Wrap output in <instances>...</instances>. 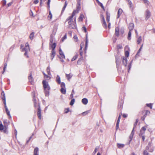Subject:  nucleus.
Returning a JSON list of instances; mask_svg holds the SVG:
<instances>
[{
  "instance_id": "42",
  "label": "nucleus",
  "mask_w": 155,
  "mask_h": 155,
  "mask_svg": "<svg viewBox=\"0 0 155 155\" xmlns=\"http://www.w3.org/2000/svg\"><path fill=\"white\" fill-rule=\"evenodd\" d=\"M144 3L147 5H149V1L148 0H143Z\"/></svg>"
},
{
  "instance_id": "20",
  "label": "nucleus",
  "mask_w": 155,
  "mask_h": 155,
  "mask_svg": "<svg viewBox=\"0 0 155 155\" xmlns=\"http://www.w3.org/2000/svg\"><path fill=\"white\" fill-rule=\"evenodd\" d=\"M28 79L30 82H33V77L32 76V74L31 73L30 74L29 76L28 77Z\"/></svg>"
},
{
  "instance_id": "40",
  "label": "nucleus",
  "mask_w": 155,
  "mask_h": 155,
  "mask_svg": "<svg viewBox=\"0 0 155 155\" xmlns=\"http://www.w3.org/2000/svg\"><path fill=\"white\" fill-rule=\"evenodd\" d=\"M7 63H5L4 64V67L3 68V71L2 72V74H3L4 73V72H5V69L6 68V67H7Z\"/></svg>"
},
{
  "instance_id": "7",
  "label": "nucleus",
  "mask_w": 155,
  "mask_h": 155,
  "mask_svg": "<svg viewBox=\"0 0 155 155\" xmlns=\"http://www.w3.org/2000/svg\"><path fill=\"white\" fill-rule=\"evenodd\" d=\"M122 62L123 64L125 66H126L127 62V58L126 57H123L122 58Z\"/></svg>"
},
{
  "instance_id": "30",
  "label": "nucleus",
  "mask_w": 155,
  "mask_h": 155,
  "mask_svg": "<svg viewBox=\"0 0 155 155\" xmlns=\"http://www.w3.org/2000/svg\"><path fill=\"white\" fill-rule=\"evenodd\" d=\"M53 36L52 35H51L50 36V43L49 44H52L53 43Z\"/></svg>"
},
{
  "instance_id": "47",
  "label": "nucleus",
  "mask_w": 155,
  "mask_h": 155,
  "mask_svg": "<svg viewBox=\"0 0 155 155\" xmlns=\"http://www.w3.org/2000/svg\"><path fill=\"white\" fill-rule=\"evenodd\" d=\"M78 58V55H75L71 59V61H73L74 60H75Z\"/></svg>"
},
{
  "instance_id": "53",
  "label": "nucleus",
  "mask_w": 155,
  "mask_h": 155,
  "mask_svg": "<svg viewBox=\"0 0 155 155\" xmlns=\"http://www.w3.org/2000/svg\"><path fill=\"white\" fill-rule=\"evenodd\" d=\"M82 28L83 30L84 31L85 33H86L87 32V28L85 27V26L83 27Z\"/></svg>"
},
{
  "instance_id": "59",
  "label": "nucleus",
  "mask_w": 155,
  "mask_h": 155,
  "mask_svg": "<svg viewBox=\"0 0 155 155\" xmlns=\"http://www.w3.org/2000/svg\"><path fill=\"white\" fill-rule=\"evenodd\" d=\"M74 38L75 39V41L76 42L78 40V38L76 35H75L74 36Z\"/></svg>"
},
{
  "instance_id": "38",
  "label": "nucleus",
  "mask_w": 155,
  "mask_h": 155,
  "mask_svg": "<svg viewBox=\"0 0 155 155\" xmlns=\"http://www.w3.org/2000/svg\"><path fill=\"white\" fill-rule=\"evenodd\" d=\"M141 40H142L141 37V36H140L138 38V39H137V43L138 44H139L140 43V42H141Z\"/></svg>"
},
{
  "instance_id": "32",
  "label": "nucleus",
  "mask_w": 155,
  "mask_h": 155,
  "mask_svg": "<svg viewBox=\"0 0 155 155\" xmlns=\"http://www.w3.org/2000/svg\"><path fill=\"white\" fill-rule=\"evenodd\" d=\"M61 84V88H65V85L64 83L63 82H62L60 84Z\"/></svg>"
},
{
  "instance_id": "54",
  "label": "nucleus",
  "mask_w": 155,
  "mask_h": 155,
  "mask_svg": "<svg viewBox=\"0 0 155 155\" xmlns=\"http://www.w3.org/2000/svg\"><path fill=\"white\" fill-rule=\"evenodd\" d=\"M34 135V134H32V135L29 137V139L26 141V143H28L29 141L31 140V138H32V137Z\"/></svg>"
},
{
  "instance_id": "46",
  "label": "nucleus",
  "mask_w": 155,
  "mask_h": 155,
  "mask_svg": "<svg viewBox=\"0 0 155 155\" xmlns=\"http://www.w3.org/2000/svg\"><path fill=\"white\" fill-rule=\"evenodd\" d=\"M133 135H132L131 134H130V135L129 136L130 140H129V143H128V144H129L130 143L132 140V138H133Z\"/></svg>"
},
{
  "instance_id": "56",
  "label": "nucleus",
  "mask_w": 155,
  "mask_h": 155,
  "mask_svg": "<svg viewBox=\"0 0 155 155\" xmlns=\"http://www.w3.org/2000/svg\"><path fill=\"white\" fill-rule=\"evenodd\" d=\"M138 120L137 119H136V121L134 124V127L133 128H134L136 127V126L137 124L138 123Z\"/></svg>"
},
{
  "instance_id": "36",
  "label": "nucleus",
  "mask_w": 155,
  "mask_h": 155,
  "mask_svg": "<svg viewBox=\"0 0 155 155\" xmlns=\"http://www.w3.org/2000/svg\"><path fill=\"white\" fill-rule=\"evenodd\" d=\"M143 45H142L140 47V49H139L138 51H137V52L136 55V56H139V54L140 53V51H141V49L142 48V47H143Z\"/></svg>"
},
{
  "instance_id": "13",
  "label": "nucleus",
  "mask_w": 155,
  "mask_h": 155,
  "mask_svg": "<svg viewBox=\"0 0 155 155\" xmlns=\"http://www.w3.org/2000/svg\"><path fill=\"white\" fill-rule=\"evenodd\" d=\"M56 81L58 84H60L61 83V78L60 76L58 75H57L56 78Z\"/></svg>"
},
{
  "instance_id": "34",
  "label": "nucleus",
  "mask_w": 155,
  "mask_h": 155,
  "mask_svg": "<svg viewBox=\"0 0 155 155\" xmlns=\"http://www.w3.org/2000/svg\"><path fill=\"white\" fill-rule=\"evenodd\" d=\"M5 111L8 115L9 117L11 118V117L10 114V112L8 110V109H5Z\"/></svg>"
},
{
  "instance_id": "19",
  "label": "nucleus",
  "mask_w": 155,
  "mask_h": 155,
  "mask_svg": "<svg viewBox=\"0 0 155 155\" xmlns=\"http://www.w3.org/2000/svg\"><path fill=\"white\" fill-rule=\"evenodd\" d=\"M106 20L108 22H109L110 21V14L107 12H106Z\"/></svg>"
},
{
  "instance_id": "33",
  "label": "nucleus",
  "mask_w": 155,
  "mask_h": 155,
  "mask_svg": "<svg viewBox=\"0 0 155 155\" xmlns=\"http://www.w3.org/2000/svg\"><path fill=\"white\" fill-rule=\"evenodd\" d=\"M116 63L117 64V65H119L120 64V62L119 61V59L117 58L116 57Z\"/></svg>"
},
{
  "instance_id": "21",
  "label": "nucleus",
  "mask_w": 155,
  "mask_h": 155,
  "mask_svg": "<svg viewBox=\"0 0 155 155\" xmlns=\"http://www.w3.org/2000/svg\"><path fill=\"white\" fill-rule=\"evenodd\" d=\"M72 23H71L70 25H69V27L71 28L74 29L76 28V25L75 24H72Z\"/></svg>"
},
{
  "instance_id": "18",
  "label": "nucleus",
  "mask_w": 155,
  "mask_h": 155,
  "mask_svg": "<svg viewBox=\"0 0 155 155\" xmlns=\"http://www.w3.org/2000/svg\"><path fill=\"white\" fill-rule=\"evenodd\" d=\"M82 103L84 104H86L88 103V100L86 98H84L82 100Z\"/></svg>"
},
{
  "instance_id": "6",
  "label": "nucleus",
  "mask_w": 155,
  "mask_h": 155,
  "mask_svg": "<svg viewBox=\"0 0 155 155\" xmlns=\"http://www.w3.org/2000/svg\"><path fill=\"white\" fill-rule=\"evenodd\" d=\"M121 114H120L119 115V116L117 120V121L116 126V129L117 130L119 128V124L120 121V119L121 118Z\"/></svg>"
},
{
  "instance_id": "24",
  "label": "nucleus",
  "mask_w": 155,
  "mask_h": 155,
  "mask_svg": "<svg viewBox=\"0 0 155 155\" xmlns=\"http://www.w3.org/2000/svg\"><path fill=\"white\" fill-rule=\"evenodd\" d=\"M146 149L147 150H149V151L150 152H152L153 151V150L151 146H147Z\"/></svg>"
},
{
  "instance_id": "57",
  "label": "nucleus",
  "mask_w": 155,
  "mask_h": 155,
  "mask_svg": "<svg viewBox=\"0 0 155 155\" xmlns=\"http://www.w3.org/2000/svg\"><path fill=\"white\" fill-rule=\"evenodd\" d=\"M69 111V108L65 109L64 110V112L65 113H67Z\"/></svg>"
},
{
  "instance_id": "64",
  "label": "nucleus",
  "mask_w": 155,
  "mask_h": 155,
  "mask_svg": "<svg viewBox=\"0 0 155 155\" xmlns=\"http://www.w3.org/2000/svg\"><path fill=\"white\" fill-rule=\"evenodd\" d=\"M39 2L38 0H35L34 2V3L36 4H38Z\"/></svg>"
},
{
  "instance_id": "31",
  "label": "nucleus",
  "mask_w": 155,
  "mask_h": 155,
  "mask_svg": "<svg viewBox=\"0 0 155 155\" xmlns=\"http://www.w3.org/2000/svg\"><path fill=\"white\" fill-rule=\"evenodd\" d=\"M45 90V96H48L49 95V90L47 91L46 90V89H44Z\"/></svg>"
},
{
  "instance_id": "11",
  "label": "nucleus",
  "mask_w": 155,
  "mask_h": 155,
  "mask_svg": "<svg viewBox=\"0 0 155 155\" xmlns=\"http://www.w3.org/2000/svg\"><path fill=\"white\" fill-rule=\"evenodd\" d=\"M1 98L2 100L4 101H6L5 97V94L3 91H2L1 93Z\"/></svg>"
},
{
  "instance_id": "29",
  "label": "nucleus",
  "mask_w": 155,
  "mask_h": 155,
  "mask_svg": "<svg viewBox=\"0 0 155 155\" xmlns=\"http://www.w3.org/2000/svg\"><path fill=\"white\" fill-rule=\"evenodd\" d=\"M66 77H67V78L68 80L69 81L70 79L72 77V76L71 75H70V74H66Z\"/></svg>"
},
{
  "instance_id": "43",
  "label": "nucleus",
  "mask_w": 155,
  "mask_h": 155,
  "mask_svg": "<svg viewBox=\"0 0 155 155\" xmlns=\"http://www.w3.org/2000/svg\"><path fill=\"white\" fill-rule=\"evenodd\" d=\"M103 27L104 28H106L107 27V25L106 23V21L105 20L103 21Z\"/></svg>"
},
{
  "instance_id": "4",
  "label": "nucleus",
  "mask_w": 155,
  "mask_h": 155,
  "mask_svg": "<svg viewBox=\"0 0 155 155\" xmlns=\"http://www.w3.org/2000/svg\"><path fill=\"white\" fill-rule=\"evenodd\" d=\"M145 19L146 20H148L150 17L151 13L150 11L149 10H147L145 14Z\"/></svg>"
},
{
  "instance_id": "2",
  "label": "nucleus",
  "mask_w": 155,
  "mask_h": 155,
  "mask_svg": "<svg viewBox=\"0 0 155 155\" xmlns=\"http://www.w3.org/2000/svg\"><path fill=\"white\" fill-rule=\"evenodd\" d=\"M42 84H43V87L44 89H47L48 90H49L50 89V87L48 85V82L45 80H43L42 81Z\"/></svg>"
},
{
  "instance_id": "60",
  "label": "nucleus",
  "mask_w": 155,
  "mask_h": 155,
  "mask_svg": "<svg viewBox=\"0 0 155 155\" xmlns=\"http://www.w3.org/2000/svg\"><path fill=\"white\" fill-rule=\"evenodd\" d=\"M143 155H149V153L147 152L146 150H144L143 153Z\"/></svg>"
},
{
  "instance_id": "48",
  "label": "nucleus",
  "mask_w": 155,
  "mask_h": 155,
  "mask_svg": "<svg viewBox=\"0 0 155 155\" xmlns=\"http://www.w3.org/2000/svg\"><path fill=\"white\" fill-rule=\"evenodd\" d=\"M146 105L148 107H149L150 109H152V105L151 104H147Z\"/></svg>"
},
{
  "instance_id": "15",
  "label": "nucleus",
  "mask_w": 155,
  "mask_h": 155,
  "mask_svg": "<svg viewBox=\"0 0 155 155\" xmlns=\"http://www.w3.org/2000/svg\"><path fill=\"white\" fill-rule=\"evenodd\" d=\"M119 29L118 27H116L115 28V34L117 37L119 36Z\"/></svg>"
},
{
  "instance_id": "10",
  "label": "nucleus",
  "mask_w": 155,
  "mask_h": 155,
  "mask_svg": "<svg viewBox=\"0 0 155 155\" xmlns=\"http://www.w3.org/2000/svg\"><path fill=\"white\" fill-rule=\"evenodd\" d=\"M123 12V10L121 8H119L118 9V12H117V18H118L120 17V16L121 15V14Z\"/></svg>"
},
{
  "instance_id": "62",
  "label": "nucleus",
  "mask_w": 155,
  "mask_h": 155,
  "mask_svg": "<svg viewBox=\"0 0 155 155\" xmlns=\"http://www.w3.org/2000/svg\"><path fill=\"white\" fill-rule=\"evenodd\" d=\"M3 103L4 104V106H5V109H8L6 105V101H4Z\"/></svg>"
},
{
  "instance_id": "27",
  "label": "nucleus",
  "mask_w": 155,
  "mask_h": 155,
  "mask_svg": "<svg viewBox=\"0 0 155 155\" xmlns=\"http://www.w3.org/2000/svg\"><path fill=\"white\" fill-rule=\"evenodd\" d=\"M90 110H87L86 111H85V112H83L81 114L83 116H85L86 115L88 114L89 113H90Z\"/></svg>"
},
{
  "instance_id": "35",
  "label": "nucleus",
  "mask_w": 155,
  "mask_h": 155,
  "mask_svg": "<svg viewBox=\"0 0 155 155\" xmlns=\"http://www.w3.org/2000/svg\"><path fill=\"white\" fill-rule=\"evenodd\" d=\"M131 31H129L128 34V40L131 39Z\"/></svg>"
},
{
  "instance_id": "49",
  "label": "nucleus",
  "mask_w": 155,
  "mask_h": 155,
  "mask_svg": "<svg viewBox=\"0 0 155 155\" xmlns=\"http://www.w3.org/2000/svg\"><path fill=\"white\" fill-rule=\"evenodd\" d=\"M4 130V127L2 124H0V130L2 131Z\"/></svg>"
},
{
  "instance_id": "52",
  "label": "nucleus",
  "mask_w": 155,
  "mask_h": 155,
  "mask_svg": "<svg viewBox=\"0 0 155 155\" xmlns=\"http://www.w3.org/2000/svg\"><path fill=\"white\" fill-rule=\"evenodd\" d=\"M98 149V148H95L94 151V152H93V154L94 155H95V154L96 153Z\"/></svg>"
},
{
  "instance_id": "14",
  "label": "nucleus",
  "mask_w": 155,
  "mask_h": 155,
  "mask_svg": "<svg viewBox=\"0 0 155 155\" xmlns=\"http://www.w3.org/2000/svg\"><path fill=\"white\" fill-rule=\"evenodd\" d=\"M59 54L61 56V57L62 58H65V55H64V53H63L61 49V48H60L59 49Z\"/></svg>"
},
{
  "instance_id": "1",
  "label": "nucleus",
  "mask_w": 155,
  "mask_h": 155,
  "mask_svg": "<svg viewBox=\"0 0 155 155\" xmlns=\"http://www.w3.org/2000/svg\"><path fill=\"white\" fill-rule=\"evenodd\" d=\"M75 12H76V11H73L71 15L67 19L66 21H68V25H70L71 24V23L73 22V18L75 14Z\"/></svg>"
},
{
  "instance_id": "39",
  "label": "nucleus",
  "mask_w": 155,
  "mask_h": 155,
  "mask_svg": "<svg viewBox=\"0 0 155 155\" xmlns=\"http://www.w3.org/2000/svg\"><path fill=\"white\" fill-rule=\"evenodd\" d=\"M22 51H25V52L24 54V55H26L27 54V51H28L27 49H26V48H24L22 49Z\"/></svg>"
},
{
  "instance_id": "26",
  "label": "nucleus",
  "mask_w": 155,
  "mask_h": 155,
  "mask_svg": "<svg viewBox=\"0 0 155 155\" xmlns=\"http://www.w3.org/2000/svg\"><path fill=\"white\" fill-rule=\"evenodd\" d=\"M34 34V32H33L30 34L29 36V38L31 40H32L33 39Z\"/></svg>"
},
{
  "instance_id": "23",
  "label": "nucleus",
  "mask_w": 155,
  "mask_h": 155,
  "mask_svg": "<svg viewBox=\"0 0 155 155\" xmlns=\"http://www.w3.org/2000/svg\"><path fill=\"white\" fill-rule=\"evenodd\" d=\"M86 42L85 45V49H86L88 45V38H87V34L86 35Z\"/></svg>"
},
{
  "instance_id": "41",
  "label": "nucleus",
  "mask_w": 155,
  "mask_h": 155,
  "mask_svg": "<svg viewBox=\"0 0 155 155\" xmlns=\"http://www.w3.org/2000/svg\"><path fill=\"white\" fill-rule=\"evenodd\" d=\"M46 71H47L48 74L50 75L51 73L50 72V67H49V66H48L47 67V68L46 69Z\"/></svg>"
},
{
  "instance_id": "8",
  "label": "nucleus",
  "mask_w": 155,
  "mask_h": 155,
  "mask_svg": "<svg viewBox=\"0 0 155 155\" xmlns=\"http://www.w3.org/2000/svg\"><path fill=\"white\" fill-rule=\"evenodd\" d=\"M49 45L52 48L51 51H55L54 49L56 46V44L54 42L52 44L50 43Z\"/></svg>"
},
{
  "instance_id": "61",
  "label": "nucleus",
  "mask_w": 155,
  "mask_h": 155,
  "mask_svg": "<svg viewBox=\"0 0 155 155\" xmlns=\"http://www.w3.org/2000/svg\"><path fill=\"white\" fill-rule=\"evenodd\" d=\"M148 112H149V111L147 110H146V113H145L144 114V115L143 117H144L145 118V117H146L147 116V114L148 113Z\"/></svg>"
},
{
  "instance_id": "17",
  "label": "nucleus",
  "mask_w": 155,
  "mask_h": 155,
  "mask_svg": "<svg viewBox=\"0 0 155 155\" xmlns=\"http://www.w3.org/2000/svg\"><path fill=\"white\" fill-rule=\"evenodd\" d=\"M38 147H36L34 150V155H38Z\"/></svg>"
},
{
  "instance_id": "25",
  "label": "nucleus",
  "mask_w": 155,
  "mask_h": 155,
  "mask_svg": "<svg viewBox=\"0 0 155 155\" xmlns=\"http://www.w3.org/2000/svg\"><path fill=\"white\" fill-rule=\"evenodd\" d=\"M61 93L63 94H65L66 93V90L65 88H61L60 90Z\"/></svg>"
},
{
  "instance_id": "28",
  "label": "nucleus",
  "mask_w": 155,
  "mask_h": 155,
  "mask_svg": "<svg viewBox=\"0 0 155 155\" xmlns=\"http://www.w3.org/2000/svg\"><path fill=\"white\" fill-rule=\"evenodd\" d=\"M34 98H33V101L34 104V106L35 107H36L37 106V104L36 103V99L34 98L35 95L33 96Z\"/></svg>"
},
{
  "instance_id": "37",
  "label": "nucleus",
  "mask_w": 155,
  "mask_h": 155,
  "mask_svg": "<svg viewBox=\"0 0 155 155\" xmlns=\"http://www.w3.org/2000/svg\"><path fill=\"white\" fill-rule=\"evenodd\" d=\"M75 101V100L74 99H72L70 103V104L71 106L73 105Z\"/></svg>"
},
{
  "instance_id": "45",
  "label": "nucleus",
  "mask_w": 155,
  "mask_h": 155,
  "mask_svg": "<svg viewBox=\"0 0 155 155\" xmlns=\"http://www.w3.org/2000/svg\"><path fill=\"white\" fill-rule=\"evenodd\" d=\"M125 57H127L129 56V52L128 51H125Z\"/></svg>"
},
{
  "instance_id": "55",
  "label": "nucleus",
  "mask_w": 155,
  "mask_h": 155,
  "mask_svg": "<svg viewBox=\"0 0 155 155\" xmlns=\"http://www.w3.org/2000/svg\"><path fill=\"white\" fill-rule=\"evenodd\" d=\"M6 1L5 0H3L2 1V5L4 6L6 5Z\"/></svg>"
},
{
  "instance_id": "5",
  "label": "nucleus",
  "mask_w": 155,
  "mask_h": 155,
  "mask_svg": "<svg viewBox=\"0 0 155 155\" xmlns=\"http://www.w3.org/2000/svg\"><path fill=\"white\" fill-rule=\"evenodd\" d=\"M80 1H78L77 4V9L76 10H74V11H76V12H75V14H76V13H78L79 11L80 10Z\"/></svg>"
},
{
  "instance_id": "9",
  "label": "nucleus",
  "mask_w": 155,
  "mask_h": 155,
  "mask_svg": "<svg viewBox=\"0 0 155 155\" xmlns=\"http://www.w3.org/2000/svg\"><path fill=\"white\" fill-rule=\"evenodd\" d=\"M134 24L132 23H130L129 24L128 28L129 31H131L134 28Z\"/></svg>"
},
{
  "instance_id": "12",
  "label": "nucleus",
  "mask_w": 155,
  "mask_h": 155,
  "mask_svg": "<svg viewBox=\"0 0 155 155\" xmlns=\"http://www.w3.org/2000/svg\"><path fill=\"white\" fill-rule=\"evenodd\" d=\"M146 130V128L144 127H143L142 128V130H140V133L139 135L140 136V134H143L144 133L145 131Z\"/></svg>"
},
{
  "instance_id": "22",
  "label": "nucleus",
  "mask_w": 155,
  "mask_h": 155,
  "mask_svg": "<svg viewBox=\"0 0 155 155\" xmlns=\"http://www.w3.org/2000/svg\"><path fill=\"white\" fill-rule=\"evenodd\" d=\"M67 5V2H65V3H64V7L62 10L61 14H62L63 12L64 11Z\"/></svg>"
},
{
  "instance_id": "3",
  "label": "nucleus",
  "mask_w": 155,
  "mask_h": 155,
  "mask_svg": "<svg viewBox=\"0 0 155 155\" xmlns=\"http://www.w3.org/2000/svg\"><path fill=\"white\" fill-rule=\"evenodd\" d=\"M38 108L37 112V115L38 117L40 119H41V110L40 108V106L39 104H38Z\"/></svg>"
},
{
  "instance_id": "50",
  "label": "nucleus",
  "mask_w": 155,
  "mask_h": 155,
  "mask_svg": "<svg viewBox=\"0 0 155 155\" xmlns=\"http://www.w3.org/2000/svg\"><path fill=\"white\" fill-rule=\"evenodd\" d=\"M128 4L129 5V6L130 8H131L132 7V3L130 0L128 1Z\"/></svg>"
},
{
  "instance_id": "44",
  "label": "nucleus",
  "mask_w": 155,
  "mask_h": 155,
  "mask_svg": "<svg viewBox=\"0 0 155 155\" xmlns=\"http://www.w3.org/2000/svg\"><path fill=\"white\" fill-rule=\"evenodd\" d=\"M84 17V15L82 14L81 15L79 18V20L82 21L83 20V18Z\"/></svg>"
},
{
  "instance_id": "51",
  "label": "nucleus",
  "mask_w": 155,
  "mask_h": 155,
  "mask_svg": "<svg viewBox=\"0 0 155 155\" xmlns=\"http://www.w3.org/2000/svg\"><path fill=\"white\" fill-rule=\"evenodd\" d=\"M25 48H26L27 50L29 49V46L28 43H26L25 44Z\"/></svg>"
},
{
  "instance_id": "58",
  "label": "nucleus",
  "mask_w": 155,
  "mask_h": 155,
  "mask_svg": "<svg viewBox=\"0 0 155 155\" xmlns=\"http://www.w3.org/2000/svg\"><path fill=\"white\" fill-rule=\"evenodd\" d=\"M48 17L49 18H50V19H51L52 18V15L50 11L49 12V15Z\"/></svg>"
},
{
  "instance_id": "16",
  "label": "nucleus",
  "mask_w": 155,
  "mask_h": 155,
  "mask_svg": "<svg viewBox=\"0 0 155 155\" xmlns=\"http://www.w3.org/2000/svg\"><path fill=\"white\" fill-rule=\"evenodd\" d=\"M55 55V51H51V60H52Z\"/></svg>"
},
{
  "instance_id": "63",
  "label": "nucleus",
  "mask_w": 155,
  "mask_h": 155,
  "mask_svg": "<svg viewBox=\"0 0 155 155\" xmlns=\"http://www.w3.org/2000/svg\"><path fill=\"white\" fill-rule=\"evenodd\" d=\"M99 5L101 6V7L102 9H104V7L102 3H100V4Z\"/></svg>"
}]
</instances>
